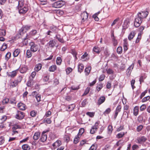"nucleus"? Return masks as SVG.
I'll return each mask as SVG.
<instances>
[{"label": "nucleus", "mask_w": 150, "mask_h": 150, "mask_svg": "<svg viewBox=\"0 0 150 150\" xmlns=\"http://www.w3.org/2000/svg\"><path fill=\"white\" fill-rule=\"evenodd\" d=\"M62 62V59L60 57H57L56 59V64L58 65H60Z\"/></svg>", "instance_id": "obj_46"}, {"label": "nucleus", "mask_w": 150, "mask_h": 150, "mask_svg": "<svg viewBox=\"0 0 150 150\" xmlns=\"http://www.w3.org/2000/svg\"><path fill=\"white\" fill-rule=\"evenodd\" d=\"M111 111V109L110 108H108L104 112L103 114L105 115H106L109 114L110 112Z\"/></svg>", "instance_id": "obj_62"}, {"label": "nucleus", "mask_w": 150, "mask_h": 150, "mask_svg": "<svg viewBox=\"0 0 150 150\" xmlns=\"http://www.w3.org/2000/svg\"><path fill=\"white\" fill-rule=\"evenodd\" d=\"M56 66L55 65H53L49 68V70L50 72H53L56 70Z\"/></svg>", "instance_id": "obj_36"}, {"label": "nucleus", "mask_w": 150, "mask_h": 150, "mask_svg": "<svg viewBox=\"0 0 150 150\" xmlns=\"http://www.w3.org/2000/svg\"><path fill=\"white\" fill-rule=\"evenodd\" d=\"M71 53L73 55V57L74 58V60L76 61L78 59L77 57V52L74 49H72L71 50Z\"/></svg>", "instance_id": "obj_23"}, {"label": "nucleus", "mask_w": 150, "mask_h": 150, "mask_svg": "<svg viewBox=\"0 0 150 150\" xmlns=\"http://www.w3.org/2000/svg\"><path fill=\"white\" fill-rule=\"evenodd\" d=\"M37 32L36 30H34L30 31L29 33L30 35L32 36H35L37 33Z\"/></svg>", "instance_id": "obj_61"}, {"label": "nucleus", "mask_w": 150, "mask_h": 150, "mask_svg": "<svg viewBox=\"0 0 150 150\" xmlns=\"http://www.w3.org/2000/svg\"><path fill=\"white\" fill-rule=\"evenodd\" d=\"M18 83L15 79L13 81H11L9 84L10 88H12L15 87L18 85Z\"/></svg>", "instance_id": "obj_12"}, {"label": "nucleus", "mask_w": 150, "mask_h": 150, "mask_svg": "<svg viewBox=\"0 0 150 150\" xmlns=\"http://www.w3.org/2000/svg\"><path fill=\"white\" fill-rule=\"evenodd\" d=\"M28 68L27 67L25 66H23L20 69V71L21 73H25L26 72Z\"/></svg>", "instance_id": "obj_20"}, {"label": "nucleus", "mask_w": 150, "mask_h": 150, "mask_svg": "<svg viewBox=\"0 0 150 150\" xmlns=\"http://www.w3.org/2000/svg\"><path fill=\"white\" fill-rule=\"evenodd\" d=\"M95 114V112H87L86 113V114L91 117H94Z\"/></svg>", "instance_id": "obj_59"}, {"label": "nucleus", "mask_w": 150, "mask_h": 150, "mask_svg": "<svg viewBox=\"0 0 150 150\" xmlns=\"http://www.w3.org/2000/svg\"><path fill=\"white\" fill-rule=\"evenodd\" d=\"M55 38L59 42L62 43H64V39L61 37V36L59 35H56Z\"/></svg>", "instance_id": "obj_30"}, {"label": "nucleus", "mask_w": 150, "mask_h": 150, "mask_svg": "<svg viewBox=\"0 0 150 150\" xmlns=\"http://www.w3.org/2000/svg\"><path fill=\"white\" fill-rule=\"evenodd\" d=\"M80 137L77 135L75 136L74 139V144H76L79 142Z\"/></svg>", "instance_id": "obj_34"}, {"label": "nucleus", "mask_w": 150, "mask_h": 150, "mask_svg": "<svg viewBox=\"0 0 150 150\" xmlns=\"http://www.w3.org/2000/svg\"><path fill=\"white\" fill-rule=\"evenodd\" d=\"M65 4L64 1L63 0H59L56 1L53 3L52 5V6L54 8H59L64 6Z\"/></svg>", "instance_id": "obj_1"}, {"label": "nucleus", "mask_w": 150, "mask_h": 150, "mask_svg": "<svg viewBox=\"0 0 150 150\" xmlns=\"http://www.w3.org/2000/svg\"><path fill=\"white\" fill-rule=\"evenodd\" d=\"M134 66V64L132 63L128 68L127 71L129 74H130Z\"/></svg>", "instance_id": "obj_40"}, {"label": "nucleus", "mask_w": 150, "mask_h": 150, "mask_svg": "<svg viewBox=\"0 0 150 150\" xmlns=\"http://www.w3.org/2000/svg\"><path fill=\"white\" fill-rule=\"evenodd\" d=\"M22 148L23 150H30V147L28 144H24L22 146Z\"/></svg>", "instance_id": "obj_32"}, {"label": "nucleus", "mask_w": 150, "mask_h": 150, "mask_svg": "<svg viewBox=\"0 0 150 150\" xmlns=\"http://www.w3.org/2000/svg\"><path fill=\"white\" fill-rule=\"evenodd\" d=\"M113 130L112 126L111 125H109L107 128L108 133L109 134H111L112 133Z\"/></svg>", "instance_id": "obj_28"}, {"label": "nucleus", "mask_w": 150, "mask_h": 150, "mask_svg": "<svg viewBox=\"0 0 150 150\" xmlns=\"http://www.w3.org/2000/svg\"><path fill=\"white\" fill-rule=\"evenodd\" d=\"M6 30L3 29L0 30V36H5L6 35Z\"/></svg>", "instance_id": "obj_48"}, {"label": "nucleus", "mask_w": 150, "mask_h": 150, "mask_svg": "<svg viewBox=\"0 0 150 150\" xmlns=\"http://www.w3.org/2000/svg\"><path fill=\"white\" fill-rule=\"evenodd\" d=\"M75 105L74 104H72L69 105L68 107L67 110L69 111L72 110L75 108Z\"/></svg>", "instance_id": "obj_37"}, {"label": "nucleus", "mask_w": 150, "mask_h": 150, "mask_svg": "<svg viewBox=\"0 0 150 150\" xmlns=\"http://www.w3.org/2000/svg\"><path fill=\"white\" fill-rule=\"evenodd\" d=\"M146 77V76L145 75V74H144L140 76L139 79V81L140 83L141 84L142 83L144 82V79Z\"/></svg>", "instance_id": "obj_31"}, {"label": "nucleus", "mask_w": 150, "mask_h": 150, "mask_svg": "<svg viewBox=\"0 0 150 150\" xmlns=\"http://www.w3.org/2000/svg\"><path fill=\"white\" fill-rule=\"evenodd\" d=\"M22 43L23 45H26L28 44L27 34H26V37L23 40Z\"/></svg>", "instance_id": "obj_44"}, {"label": "nucleus", "mask_w": 150, "mask_h": 150, "mask_svg": "<svg viewBox=\"0 0 150 150\" xmlns=\"http://www.w3.org/2000/svg\"><path fill=\"white\" fill-rule=\"evenodd\" d=\"M81 17L82 20L84 21L85 20H86L88 17V14L86 12H84L82 13L81 15Z\"/></svg>", "instance_id": "obj_18"}, {"label": "nucleus", "mask_w": 150, "mask_h": 150, "mask_svg": "<svg viewBox=\"0 0 150 150\" xmlns=\"http://www.w3.org/2000/svg\"><path fill=\"white\" fill-rule=\"evenodd\" d=\"M25 117L24 113L21 111H18L15 117L17 119L22 120Z\"/></svg>", "instance_id": "obj_4"}, {"label": "nucleus", "mask_w": 150, "mask_h": 150, "mask_svg": "<svg viewBox=\"0 0 150 150\" xmlns=\"http://www.w3.org/2000/svg\"><path fill=\"white\" fill-rule=\"evenodd\" d=\"M17 106L19 109L22 110H25L26 108V106L25 104L22 103H19Z\"/></svg>", "instance_id": "obj_14"}, {"label": "nucleus", "mask_w": 150, "mask_h": 150, "mask_svg": "<svg viewBox=\"0 0 150 150\" xmlns=\"http://www.w3.org/2000/svg\"><path fill=\"white\" fill-rule=\"evenodd\" d=\"M84 69V65L83 64H80L78 66V71L80 73L82 72Z\"/></svg>", "instance_id": "obj_27"}, {"label": "nucleus", "mask_w": 150, "mask_h": 150, "mask_svg": "<svg viewBox=\"0 0 150 150\" xmlns=\"http://www.w3.org/2000/svg\"><path fill=\"white\" fill-rule=\"evenodd\" d=\"M9 101V99L7 98H5L2 100V102L3 105L7 104Z\"/></svg>", "instance_id": "obj_43"}, {"label": "nucleus", "mask_w": 150, "mask_h": 150, "mask_svg": "<svg viewBox=\"0 0 150 150\" xmlns=\"http://www.w3.org/2000/svg\"><path fill=\"white\" fill-rule=\"evenodd\" d=\"M91 89L90 87H87L85 90V91L83 94L82 96H84L87 95Z\"/></svg>", "instance_id": "obj_50"}, {"label": "nucleus", "mask_w": 150, "mask_h": 150, "mask_svg": "<svg viewBox=\"0 0 150 150\" xmlns=\"http://www.w3.org/2000/svg\"><path fill=\"white\" fill-rule=\"evenodd\" d=\"M7 44L5 43H4L0 48V50L1 51H4L7 48Z\"/></svg>", "instance_id": "obj_33"}, {"label": "nucleus", "mask_w": 150, "mask_h": 150, "mask_svg": "<svg viewBox=\"0 0 150 150\" xmlns=\"http://www.w3.org/2000/svg\"><path fill=\"white\" fill-rule=\"evenodd\" d=\"M112 40L113 44L114 46H115L117 45L118 42L117 40L115 38L114 35L113 34L112 35Z\"/></svg>", "instance_id": "obj_47"}, {"label": "nucleus", "mask_w": 150, "mask_h": 150, "mask_svg": "<svg viewBox=\"0 0 150 150\" xmlns=\"http://www.w3.org/2000/svg\"><path fill=\"white\" fill-rule=\"evenodd\" d=\"M18 70H16L13 71L11 72H7L6 73L7 75L9 77L12 78H14L17 75L18 73Z\"/></svg>", "instance_id": "obj_10"}, {"label": "nucleus", "mask_w": 150, "mask_h": 150, "mask_svg": "<svg viewBox=\"0 0 150 150\" xmlns=\"http://www.w3.org/2000/svg\"><path fill=\"white\" fill-rule=\"evenodd\" d=\"M37 114V111L33 110L31 111L30 113V115L32 117H35Z\"/></svg>", "instance_id": "obj_60"}, {"label": "nucleus", "mask_w": 150, "mask_h": 150, "mask_svg": "<svg viewBox=\"0 0 150 150\" xmlns=\"http://www.w3.org/2000/svg\"><path fill=\"white\" fill-rule=\"evenodd\" d=\"M149 14V12L147 11L144 10L139 12L137 14L138 17L143 20L146 18Z\"/></svg>", "instance_id": "obj_3"}, {"label": "nucleus", "mask_w": 150, "mask_h": 150, "mask_svg": "<svg viewBox=\"0 0 150 150\" xmlns=\"http://www.w3.org/2000/svg\"><path fill=\"white\" fill-rule=\"evenodd\" d=\"M18 9L19 13L20 14H24L26 13L28 10V6L25 5L24 7Z\"/></svg>", "instance_id": "obj_8"}, {"label": "nucleus", "mask_w": 150, "mask_h": 150, "mask_svg": "<svg viewBox=\"0 0 150 150\" xmlns=\"http://www.w3.org/2000/svg\"><path fill=\"white\" fill-rule=\"evenodd\" d=\"M97 148V145L96 144H93L90 147L89 150H96Z\"/></svg>", "instance_id": "obj_53"}, {"label": "nucleus", "mask_w": 150, "mask_h": 150, "mask_svg": "<svg viewBox=\"0 0 150 150\" xmlns=\"http://www.w3.org/2000/svg\"><path fill=\"white\" fill-rule=\"evenodd\" d=\"M93 50L94 52L97 54H99L100 52V48L98 46L94 47L93 48Z\"/></svg>", "instance_id": "obj_38"}, {"label": "nucleus", "mask_w": 150, "mask_h": 150, "mask_svg": "<svg viewBox=\"0 0 150 150\" xmlns=\"http://www.w3.org/2000/svg\"><path fill=\"white\" fill-rule=\"evenodd\" d=\"M44 122H45L48 124H50L52 122L51 117L50 118H47L46 117L45 118L44 117Z\"/></svg>", "instance_id": "obj_45"}, {"label": "nucleus", "mask_w": 150, "mask_h": 150, "mask_svg": "<svg viewBox=\"0 0 150 150\" xmlns=\"http://www.w3.org/2000/svg\"><path fill=\"white\" fill-rule=\"evenodd\" d=\"M136 32L134 30H133L131 31L128 36V38L129 40L131 41L133 39L136 35Z\"/></svg>", "instance_id": "obj_15"}, {"label": "nucleus", "mask_w": 150, "mask_h": 150, "mask_svg": "<svg viewBox=\"0 0 150 150\" xmlns=\"http://www.w3.org/2000/svg\"><path fill=\"white\" fill-rule=\"evenodd\" d=\"M57 44V43L54 40L52 39L49 41L47 43V45L49 48H53Z\"/></svg>", "instance_id": "obj_9"}, {"label": "nucleus", "mask_w": 150, "mask_h": 150, "mask_svg": "<svg viewBox=\"0 0 150 150\" xmlns=\"http://www.w3.org/2000/svg\"><path fill=\"white\" fill-rule=\"evenodd\" d=\"M20 49L17 48L15 50L13 53V56L14 57H16L18 56L21 52Z\"/></svg>", "instance_id": "obj_19"}, {"label": "nucleus", "mask_w": 150, "mask_h": 150, "mask_svg": "<svg viewBox=\"0 0 150 150\" xmlns=\"http://www.w3.org/2000/svg\"><path fill=\"white\" fill-rule=\"evenodd\" d=\"M49 131V130H46L43 131L42 132L40 139V140L41 142H44L46 140L47 138V134H45L48 132Z\"/></svg>", "instance_id": "obj_6"}, {"label": "nucleus", "mask_w": 150, "mask_h": 150, "mask_svg": "<svg viewBox=\"0 0 150 150\" xmlns=\"http://www.w3.org/2000/svg\"><path fill=\"white\" fill-rule=\"evenodd\" d=\"M84 131L85 130L83 128H81L79 129V133L77 135L81 137L83 134L84 132Z\"/></svg>", "instance_id": "obj_49"}, {"label": "nucleus", "mask_w": 150, "mask_h": 150, "mask_svg": "<svg viewBox=\"0 0 150 150\" xmlns=\"http://www.w3.org/2000/svg\"><path fill=\"white\" fill-rule=\"evenodd\" d=\"M7 117L5 115L0 116V124H3L7 120Z\"/></svg>", "instance_id": "obj_26"}, {"label": "nucleus", "mask_w": 150, "mask_h": 150, "mask_svg": "<svg viewBox=\"0 0 150 150\" xmlns=\"http://www.w3.org/2000/svg\"><path fill=\"white\" fill-rule=\"evenodd\" d=\"M142 35L141 33H138V36L135 41L136 43H138L140 42L142 38Z\"/></svg>", "instance_id": "obj_52"}, {"label": "nucleus", "mask_w": 150, "mask_h": 150, "mask_svg": "<svg viewBox=\"0 0 150 150\" xmlns=\"http://www.w3.org/2000/svg\"><path fill=\"white\" fill-rule=\"evenodd\" d=\"M11 53L10 52L6 53L5 56V59L6 60H8L11 57Z\"/></svg>", "instance_id": "obj_56"}, {"label": "nucleus", "mask_w": 150, "mask_h": 150, "mask_svg": "<svg viewBox=\"0 0 150 150\" xmlns=\"http://www.w3.org/2000/svg\"><path fill=\"white\" fill-rule=\"evenodd\" d=\"M91 66H88L87 67L85 70V75L86 76H88L90 73V71L91 69Z\"/></svg>", "instance_id": "obj_35"}, {"label": "nucleus", "mask_w": 150, "mask_h": 150, "mask_svg": "<svg viewBox=\"0 0 150 150\" xmlns=\"http://www.w3.org/2000/svg\"><path fill=\"white\" fill-rule=\"evenodd\" d=\"M117 52L118 54H121L122 52V49L121 47H118L117 49Z\"/></svg>", "instance_id": "obj_57"}, {"label": "nucleus", "mask_w": 150, "mask_h": 150, "mask_svg": "<svg viewBox=\"0 0 150 150\" xmlns=\"http://www.w3.org/2000/svg\"><path fill=\"white\" fill-rule=\"evenodd\" d=\"M23 77L22 76L20 75L18 76L17 79L15 80L18 84L21 82L23 79Z\"/></svg>", "instance_id": "obj_54"}, {"label": "nucleus", "mask_w": 150, "mask_h": 150, "mask_svg": "<svg viewBox=\"0 0 150 150\" xmlns=\"http://www.w3.org/2000/svg\"><path fill=\"white\" fill-rule=\"evenodd\" d=\"M97 129H98L94 127L93 126L90 130V133L91 134H93L96 132Z\"/></svg>", "instance_id": "obj_55"}, {"label": "nucleus", "mask_w": 150, "mask_h": 150, "mask_svg": "<svg viewBox=\"0 0 150 150\" xmlns=\"http://www.w3.org/2000/svg\"><path fill=\"white\" fill-rule=\"evenodd\" d=\"M29 45L30 47V50L33 52H36L39 49L38 46L33 42H29Z\"/></svg>", "instance_id": "obj_2"}, {"label": "nucleus", "mask_w": 150, "mask_h": 150, "mask_svg": "<svg viewBox=\"0 0 150 150\" xmlns=\"http://www.w3.org/2000/svg\"><path fill=\"white\" fill-rule=\"evenodd\" d=\"M147 140V138L144 136H142L137 137L136 140V142L138 144H141L145 142Z\"/></svg>", "instance_id": "obj_5"}, {"label": "nucleus", "mask_w": 150, "mask_h": 150, "mask_svg": "<svg viewBox=\"0 0 150 150\" xmlns=\"http://www.w3.org/2000/svg\"><path fill=\"white\" fill-rule=\"evenodd\" d=\"M103 86V84L102 83L98 84L96 86V89L98 92L102 88Z\"/></svg>", "instance_id": "obj_51"}, {"label": "nucleus", "mask_w": 150, "mask_h": 150, "mask_svg": "<svg viewBox=\"0 0 150 150\" xmlns=\"http://www.w3.org/2000/svg\"><path fill=\"white\" fill-rule=\"evenodd\" d=\"M25 31L23 29L21 28L19 30V33L18 35L20 36H19V38H22V36L25 34Z\"/></svg>", "instance_id": "obj_42"}, {"label": "nucleus", "mask_w": 150, "mask_h": 150, "mask_svg": "<svg viewBox=\"0 0 150 150\" xmlns=\"http://www.w3.org/2000/svg\"><path fill=\"white\" fill-rule=\"evenodd\" d=\"M61 144V141L59 140H57L52 144V146L53 148L54 149H56L57 147H59Z\"/></svg>", "instance_id": "obj_13"}, {"label": "nucleus", "mask_w": 150, "mask_h": 150, "mask_svg": "<svg viewBox=\"0 0 150 150\" xmlns=\"http://www.w3.org/2000/svg\"><path fill=\"white\" fill-rule=\"evenodd\" d=\"M40 133L39 132H35L33 136V139L34 140H37L39 138L40 136Z\"/></svg>", "instance_id": "obj_22"}, {"label": "nucleus", "mask_w": 150, "mask_h": 150, "mask_svg": "<svg viewBox=\"0 0 150 150\" xmlns=\"http://www.w3.org/2000/svg\"><path fill=\"white\" fill-rule=\"evenodd\" d=\"M105 100V98L104 96H101L98 99V100L97 104L98 105H100L103 103H104Z\"/></svg>", "instance_id": "obj_16"}, {"label": "nucleus", "mask_w": 150, "mask_h": 150, "mask_svg": "<svg viewBox=\"0 0 150 150\" xmlns=\"http://www.w3.org/2000/svg\"><path fill=\"white\" fill-rule=\"evenodd\" d=\"M122 106L120 105H118L116 108L115 111V113L114 115V119H115L117 118L118 113L120 112Z\"/></svg>", "instance_id": "obj_11"}, {"label": "nucleus", "mask_w": 150, "mask_h": 150, "mask_svg": "<svg viewBox=\"0 0 150 150\" xmlns=\"http://www.w3.org/2000/svg\"><path fill=\"white\" fill-rule=\"evenodd\" d=\"M123 48L124 51H126L128 50V44L127 38H125L123 40Z\"/></svg>", "instance_id": "obj_17"}, {"label": "nucleus", "mask_w": 150, "mask_h": 150, "mask_svg": "<svg viewBox=\"0 0 150 150\" xmlns=\"http://www.w3.org/2000/svg\"><path fill=\"white\" fill-rule=\"evenodd\" d=\"M42 66V64L41 63H38L36 64L34 69L35 71L36 72H38L41 70Z\"/></svg>", "instance_id": "obj_21"}, {"label": "nucleus", "mask_w": 150, "mask_h": 150, "mask_svg": "<svg viewBox=\"0 0 150 150\" xmlns=\"http://www.w3.org/2000/svg\"><path fill=\"white\" fill-rule=\"evenodd\" d=\"M63 139L64 142L68 143L70 139L69 135L68 134H65L64 136Z\"/></svg>", "instance_id": "obj_24"}, {"label": "nucleus", "mask_w": 150, "mask_h": 150, "mask_svg": "<svg viewBox=\"0 0 150 150\" xmlns=\"http://www.w3.org/2000/svg\"><path fill=\"white\" fill-rule=\"evenodd\" d=\"M139 107L138 106H135L133 109V114L135 116H137L139 113Z\"/></svg>", "instance_id": "obj_25"}, {"label": "nucleus", "mask_w": 150, "mask_h": 150, "mask_svg": "<svg viewBox=\"0 0 150 150\" xmlns=\"http://www.w3.org/2000/svg\"><path fill=\"white\" fill-rule=\"evenodd\" d=\"M72 70L73 69L72 68L70 67L67 68L66 69L67 74V75L69 74Z\"/></svg>", "instance_id": "obj_64"}, {"label": "nucleus", "mask_w": 150, "mask_h": 150, "mask_svg": "<svg viewBox=\"0 0 150 150\" xmlns=\"http://www.w3.org/2000/svg\"><path fill=\"white\" fill-rule=\"evenodd\" d=\"M150 96H148L145 97L142 99V103L146 102L149 100L150 99Z\"/></svg>", "instance_id": "obj_63"}, {"label": "nucleus", "mask_w": 150, "mask_h": 150, "mask_svg": "<svg viewBox=\"0 0 150 150\" xmlns=\"http://www.w3.org/2000/svg\"><path fill=\"white\" fill-rule=\"evenodd\" d=\"M21 127L20 125L17 124H15L13 125V127H12V130H16L18 129H21Z\"/></svg>", "instance_id": "obj_58"}, {"label": "nucleus", "mask_w": 150, "mask_h": 150, "mask_svg": "<svg viewBox=\"0 0 150 150\" xmlns=\"http://www.w3.org/2000/svg\"><path fill=\"white\" fill-rule=\"evenodd\" d=\"M125 134L124 132H121L118 133L116 135V137L118 139L124 137Z\"/></svg>", "instance_id": "obj_39"}, {"label": "nucleus", "mask_w": 150, "mask_h": 150, "mask_svg": "<svg viewBox=\"0 0 150 150\" xmlns=\"http://www.w3.org/2000/svg\"><path fill=\"white\" fill-rule=\"evenodd\" d=\"M24 0L19 1L18 2V9L20 8L21 7L24 6Z\"/></svg>", "instance_id": "obj_29"}, {"label": "nucleus", "mask_w": 150, "mask_h": 150, "mask_svg": "<svg viewBox=\"0 0 150 150\" xmlns=\"http://www.w3.org/2000/svg\"><path fill=\"white\" fill-rule=\"evenodd\" d=\"M143 20L140 18L138 17L136 18L134 21V26L136 28H138L142 22Z\"/></svg>", "instance_id": "obj_7"}, {"label": "nucleus", "mask_w": 150, "mask_h": 150, "mask_svg": "<svg viewBox=\"0 0 150 150\" xmlns=\"http://www.w3.org/2000/svg\"><path fill=\"white\" fill-rule=\"evenodd\" d=\"M31 52L32 51L30 50H27L26 52V57L28 58H29L31 57L32 55Z\"/></svg>", "instance_id": "obj_41"}]
</instances>
